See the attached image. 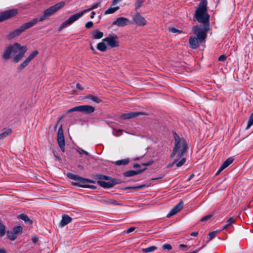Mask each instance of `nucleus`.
Listing matches in <instances>:
<instances>
[{
    "mask_svg": "<svg viewBox=\"0 0 253 253\" xmlns=\"http://www.w3.org/2000/svg\"><path fill=\"white\" fill-rule=\"evenodd\" d=\"M99 4H100L99 2H97V3H94L90 7V9L93 10L95 8H97L99 6Z\"/></svg>",
    "mask_w": 253,
    "mask_h": 253,
    "instance_id": "45",
    "label": "nucleus"
},
{
    "mask_svg": "<svg viewBox=\"0 0 253 253\" xmlns=\"http://www.w3.org/2000/svg\"><path fill=\"white\" fill-rule=\"evenodd\" d=\"M128 162L129 160L128 159H125L117 161L115 162V164L117 166L126 165L128 163Z\"/></svg>",
    "mask_w": 253,
    "mask_h": 253,
    "instance_id": "33",
    "label": "nucleus"
},
{
    "mask_svg": "<svg viewBox=\"0 0 253 253\" xmlns=\"http://www.w3.org/2000/svg\"><path fill=\"white\" fill-rule=\"evenodd\" d=\"M78 151L81 154L83 153V154H85L86 156L88 155V153L83 149H80L79 150H78Z\"/></svg>",
    "mask_w": 253,
    "mask_h": 253,
    "instance_id": "48",
    "label": "nucleus"
},
{
    "mask_svg": "<svg viewBox=\"0 0 253 253\" xmlns=\"http://www.w3.org/2000/svg\"><path fill=\"white\" fill-rule=\"evenodd\" d=\"M142 114L141 112H130L126 113H124L121 115V118L123 119H129L133 118H135L139 115Z\"/></svg>",
    "mask_w": 253,
    "mask_h": 253,
    "instance_id": "17",
    "label": "nucleus"
},
{
    "mask_svg": "<svg viewBox=\"0 0 253 253\" xmlns=\"http://www.w3.org/2000/svg\"><path fill=\"white\" fill-rule=\"evenodd\" d=\"M17 13L18 11L16 9H10L0 12V22L15 16Z\"/></svg>",
    "mask_w": 253,
    "mask_h": 253,
    "instance_id": "10",
    "label": "nucleus"
},
{
    "mask_svg": "<svg viewBox=\"0 0 253 253\" xmlns=\"http://www.w3.org/2000/svg\"><path fill=\"white\" fill-rule=\"evenodd\" d=\"M5 234V228L4 224L1 222H0V236L2 237Z\"/></svg>",
    "mask_w": 253,
    "mask_h": 253,
    "instance_id": "34",
    "label": "nucleus"
},
{
    "mask_svg": "<svg viewBox=\"0 0 253 253\" xmlns=\"http://www.w3.org/2000/svg\"><path fill=\"white\" fill-rule=\"evenodd\" d=\"M19 48V50L18 51V53L13 57V61L15 63H17L20 61L22 58L24 57L25 53L27 51V47L26 46H21Z\"/></svg>",
    "mask_w": 253,
    "mask_h": 253,
    "instance_id": "16",
    "label": "nucleus"
},
{
    "mask_svg": "<svg viewBox=\"0 0 253 253\" xmlns=\"http://www.w3.org/2000/svg\"><path fill=\"white\" fill-rule=\"evenodd\" d=\"M135 228L134 227H131L129 228H128L126 231V233L127 234H128V233H130L131 232H132V231H133L134 230H135Z\"/></svg>",
    "mask_w": 253,
    "mask_h": 253,
    "instance_id": "49",
    "label": "nucleus"
},
{
    "mask_svg": "<svg viewBox=\"0 0 253 253\" xmlns=\"http://www.w3.org/2000/svg\"><path fill=\"white\" fill-rule=\"evenodd\" d=\"M64 116H62V117H61L59 118V120H58V122H57V125L59 123V122H60V121H61V120L63 118H64Z\"/></svg>",
    "mask_w": 253,
    "mask_h": 253,
    "instance_id": "64",
    "label": "nucleus"
},
{
    "mask_svg": "<svg viewBox=\"0 0 253 253\" xmlns=\"http://www.w3.org/2000/svg\"><path fill=\"white\" fill-rule=\"evenodd\" d=\"M0 253H6V252L4 249L0 248Z\"/></svg>",
    "mask_w": 253,
    "mask_h": 253,
    "instance_id": "58",
    "label": "nucleus"
},
{
    "mask_svg": "<svg viewBox=\"0 0 253 253\" xmlns=\"http://www.w3.org/2000/svg\"><path fill=\"white\" fill-rule=\"evenodd\" d=\"M76 87L78 89L80 90H83L84 88L82 87L81 85L79 83L76 84Z\"/></svg>",
    "mask_w": 253,
    "mask_h": 253,
    "instance_id": "53",
    "label": "nucleus"
},
{
    "mask_svg": "<svg viewBox=\"0 0 253 253\" xmlns=\"http://www.w3.org/2000/svg\"><path fill=\"white\" fill-rule=\"evenodd\" d=\"M144 186V185H140L137 186H133V187H127L126 188V189H140L142 188Z\"/></svg>",
    "mask_w": 253,
    "mask_h": 253,
    "instance_id": "42",
    "label": "nucleus"
},
{
    "mask_svg": "<svg viewBox=\"0 0 253 253\" xmlns=\"http://www.w3.org/2000/svg\"><path fill=\"white\" fill-rule=\"evenodd\" d=\"M207 5V0H201L194 14L197 21L203 24H209L210 15L208 12Z\"/></svg>",
    "mask_w": 253,
    "mask_h": 253,
    "instance_id": "2",
    "label": "nucleus"
},
{
    "mask_svg": "<svg viewBox=\"0 0 253 253\" xmlns=\"http://www.w3.org/2000/svg\"><path fill=\"white\" fill-rule=\"evenodd\" d=\"M212 216V214H208V215H207L204 217H203L201 219H200V221L201 222H203V221H207L208 220H209V219H210L211 217Z\"/></svg>",
    "mask_w": 253,
    "mask_h": 253,
    "instance_id": "41",
    "label": "nucleus"
},
{
    "mask_svg": "<svg viewBox=\"0 0 253 253\" xmlns=\"http://www.w3.org/2000/svg\"><path fill=\"white\" fill-rule=\"evenodd\" d=\"M146 169V168H145L143 169H138L137 170H128V171H126V172H125L124 174L125 176L130 177V176H133L135 175L140 174L141 172H142L143 171H144Z\"/></svg>",
    "mask_w": 253,
    "mask_h": 253,
    "instance_id": "18",
    "label": "nucleus"
},
{
    "mask_svg": "<svg viewBox=\"0 0 253 253\" xmlns=\"http://www.w3.org/2000/svg\"><path fill=\"white\" fill-rule=\"evenodd\" d=\"M91 10L90 8L84 10L81 12L72 15L67 20L64 21L59 27L58 31H61L64 28L71 25L75 21L80 18L84 13Z\"/></svg>",
    "mask_w": 253,
    "mask_h": 253,
    "instance_id": "6",
    "label": "nucleus"
},
{
    "mask_svg": "<svg viewBox=\"0 0 253 253\" xmlns=\"http://www.w3.org/2000/svg\"><path fill=\"white\" fill-rule=\"evenodd\" d=\"M103 36V33L98 30H95L92 32V38L93 39H100Z\"/></svg>",
    "mask_w": 253,
    "mask_h": 253,
    "instance_id": "21",
    "label": "nucleus"
},
{
    "mask_svg": "<svg viewBox=\"0 0 253 253\" xmlns=\"http://www.w3.org/2000/svg\"><path fill=\"white\" fill-rule=\"evenodd\" d=\"M144 2L143 0H137L135 3V9H137L139 8L142 5V3Z\"/></svg>",
    "mask_w": 253,
    "mask_h": 253,
    "instance_id": "37",
    "label": "nucleus"
},
{
    "mask_svg": "<svg viewBox=\"0 0 253 253\" xmlns=\"http://www.w3.org/2000/svg\"><path fill=\"white\" fill-rule=\"evenodd\" d=\"M95 15V12L94 11H92V12L91 13V15H90V18L91 19H93Z\"/></svg>",
    "mask_w": 253,
    "mask_h": 253,
    "instance_id": "57",
    "label": "nucleus"
},
{
    "mask_svg": "<svg viewBox=\"0 0 253 253\" xmlns=\"http://www.w3.org/2000/svg\"><path fill=\"white\" fill-rule=\"evenodd\" d=\"M131 23V22L128 19L123 17H119L113 22V24L118 27H124Z\"/></svg>",
    "mask_w": 253,
    "mask_h": 253,
    "instance_id": "15",
    "label": "nucleus"
},
{
    "mask_svg": "<svg viewBox=\"0 0 253 253\" xmlns=\"http://www.w3.org/2000/svg\"><path fill=\"white\" fill-rule=\"evenodd\" d=\"M27 64L25 63L24 61H23L21 64L18 67L17 69L19 71L23 70L27 66Z\"/></svg>",
    "mask_w": 253,
    "mask_h": 253,
    "instance_id": "39",
    "label": "nucleus"
},
{
    "mask_svg": "<svg viewBox=\"0 0 253 253\" xmlns=\"http://www.w3.org/2000/svg\"><path fill=\"white\" fill-rule=\"evenodd\" d=\"M12 130L11 128H4L2 133L0 134V140L4 139L12 133Z\"/></svg>",
    "mask_w": 253,
    "mask_h": 253,
    "instance_id": "22",
    "label": "nucleus"
},
{
    "mask_svg": "<svg viewBox=\"0 0 253 253\" xmlns=\"http://www.w3.org/2000/svg\"><path fill=\"white\" fill-rule=\"evenodd\" d=\"M121 1L122 0H113L112 3V5H115Z\"/></svg>",
    "mask_w": 253,
    "mask_h": 253,
    "instance_id": "52",
    "label": "nucleus"
},
{
    "mask_svg": "<svg viewBox=\"0 0 253 253\" xmlns=\"http://www.w3.org/2000/svg\"><path fill=\"white\" fill-rule=\"evenodd\" d=\"M133 22L139 26H144L147 24L145 18L140 13H137L132 16Z\"/></svg>",
    "mask_w": 253,
    "mask_h": 253,
    "instance_id": "13",
    "label": "nucleus"
},
{
    "mask_svg": "<svg viewBox=\"0 0 253 253\" xmlns=\"http://www.w3.org/2000/svg\"><path fill=\"white\" fill-rule=\"evenodd\" d=\"M72 218L67 214H63L62 217V219L60 222V225L63 227L71 222Z\"/></svg>",
    "mask_w": 253,
    "mask_h": 253,
    "instance_id": "19",
    "label": "nucleus"
},
{
    "mask_svg": "<svg viewBox=\"0 0 253 253\" xmlns=\"http://www.w3.org/2000/svg\"><path fill=\"white\" fill-rule=\"evenodd\" d=\"M153 163V161H149L147 163H144L143 165L145 166H148L151 165Z\"/></svg>",
    "mask_w": 253,
    "mask_h": 253,
    "instance_id": "54",
    "label": "nucleus"
},
{
    "mask_svg": "<svg viewBox=\"0 0 253 253\" xmlns=\"http://www.w3.org/2000/svg\"><path fill=\"white\" fill-rule=\"evenodd\" d=\"M226 59V56L224 55H221L218 57V60L220 61H224Z\"/></svg>",
    "mask_w": 253,
    "mask_h": 253,
    "instance_id": "47",
    "label": "nucleus"
},
{
    "mask_svg": "<svg viewBox=\"0 0 253 253\" xmlns=\"http://www.w3.org/2000/svg\"><path fill=\"white\" fill-rule=\"evenodd\" d=\"M184 203L182 201H180L176 206H175L168 213L167 215L168 218H169L173 215L176 214L183 207Z\"/></svg>",
    "mask_w": 253,
    "mask_h": 253,
    "instance_id": "14",
    "label": "nucleus"
},
{
    "mask_svg": "<svg viewBox=\"0 0 253 253\" xmlns=\"http://www.w3.org/2000/svg\"><path fill=\"white\" fill-rule=\"evenodd\" d=\"M198 235V232H193L190 234L191 236H194V237L197 236Z\"/></svg>",
    "mask_w": 253,
    "mask_h": 253,
    "instance_id": "55",
    "label": "nucleus"
},
{
    "mask_svg": "<svg viewBox=\"0 0 253 253\" xmlns=\"http://www.w3.org/2000/svg\"><path fill=\"white\" fill-rule=\"evenodd\" d=\"M105 41H103V39L102 40V42L98 43L97 45V49L101 51L104 52L106 50L107 47L105 44Z\"/></svg>",
    "mask_w": 253,
    "mask_h": 253,
    "instance_id": "25",
    "label": "nucleus"
},
{
    "mask_svg": "<svg viewBox=\"0 0 253 253\" xmlns=\"http://www.w3.org/2000/svg\"><path fill=\"white\" fill-rule=\"evenodd\" d=\"M38 238H37V237H34L32 239V241H33V242L34 243V244H36L37 242H38Z\"/></svg>",
    "mask_w": 253,
    "mask_h": 253,
    "instance_id": "56",
    "label": "nucleus"
},
{
    "mask_svg": "<svg viewBox=\"0 0 253 253\" xmlns=\"http://www.w3.org/2000/svg\"><path fill=\"white\" fill-rule=\"evenodd\" d=\"M216 233V231H212L211 232H210L209 234V241L211 240L213 238H214L215 236Z\"/></svg>",
    "mask_w": 253,
    "mask_h": 253,
    "instance_id": "43",
    "label": "nucleus"
},
{
    "mask_svg": "<svg viewBox=\"0 0 253 253\" xmlns=\"http://www.w3.org/2000/svg\"><path fill=\"white\" fill-rule=\"evenodd\" d=\"M65 5V2L63 1L56 3V4L49 7L44 10L43 15L39 18H34L33 20H36V24L38 22H42L46 19L48 17L51 16L55 13L57 11Z\"/></svg>",
    "mask_w": 253,
    "mask_h": 253,
    "instance_id": "3",
    "label": "nucleus"
},
{
    "mask_svg": "<svg viewBox=\"0 0 253 253\" xmlns=\"http://www.w3.org/2000/svg\"><path fill=\"white\" fill-rule=\"evenodd\" d=\"M174 147L170 156L173 161L171 164L169 165V166L175 164L177 167H180L186 162V159L183 156L186 152L187 145L186 140L183 137L180 138L176 132H174Z\"/></svg>",
    "mask_w": 253,
    "mask_h": 253,
    "instance_id": "1",
    "label": "nucleus"
},
{
    "mask_svg": "<svg viewBox=\"0 0 253 253\" xmlns=\"http://www.w3.org/2000/svg\"><path fill=\"white\" fill-rule=\"evenodd\" d=\"M38 51L36 50L33 51L29 56L24 61V62L28 65L30 63V62L33 60L38 54Z\"/></svg>",
    "mask_w": 253,
    "mask_h": 253,
    "instance_id": "23",
    "label": "nucleus"
},
{
    "mask_svg": "<svg viewBox=\"0 0 253 253\" xmlns=\"http://www.w3.org/2000/svg\"><path fill=\"white\" fill-rule=\"evenodd\" d=\"M253 125V112L251 114L248 122L246 129H249Z\"/></svg>",
    "mask_w": 253,
    "mask_h": 253,
    "instance_id": "35",
    "label": "nucleus"
},
{
    "mask_svg": "<svg viewBox=\"0 0 253 253\" xmlns=\"http://www.w3.org/2000/svg\"><path fill=\"white\" fill-rule=\"evenodd\" d=\"M169 31L171 33H177L178 32H179V31L177 29H176V28H171L169 29Z\"/></svg>",
    "mask_w": 253,
    "mask_h": 253,
    "instance_id": "50",
    "label": "nucleus"
},
{
    "mask_svg": "<svg viewBox=\"0 0 253 253\" xmlns=\"http://www.w3.org/2000/svg\"><path fill=\"white\" fill-rule=\"evenodd\" d=\"M222 171V170H220V167L219 169H218V170H217V171L216 172V175H218Z\"/></svg>",
    "mask_w": 253,
    "mask_h": 253,
    "instance_id": "61",
    "label": "nucleus"
},
{
    "mask_svg": "<svg viewBox=\"0 0 253 253\" xmlns=\"http://www.w3.org/2000/svg\"><path fill=\"white\" fill-rule=\"evenodd\" d=\"M162 248L164 250L169 251L172 249V247L169 244H166L163 246Z\"/></svg>",
    "mask_w": 253,
    "mask_h": 253,
    "instance_id": "38",
    "label": "nucleus"
},
{
    "mask_svg": "<svg viewBox=\"0 0 253 253\" xmlns=\"http://www.w3.org/2000/svg\"><path fill=\"white\" fill-rule=\"evenodd\" d=\"M96 177L99 179L108 180L107 181L101 180L98 181V183L99 184V185L104 188H111L120 183V181L119 179L113 178L104 175L98 174L97 175Z\"/></svg>",
    "mask_w": 253,
    "mask_h": 253,
    "instance_id": "4",
    "label": "nucleus"
},
{
    "mask_svg": "<svg viewBox=\"0 0 253 253\" xmlns=\"http://www.w3.org/2000/svg\"><path fill=\"white\" fill-rule=\"evenodd\" d=\"M95 110V108L90 105H81L73 107L67 111V113L73 111H79L86 114H90Z\"/></svg>",
    "mask_w": 253,
    "mask_h": 253,
    "instance_id": "9",
    "label": "nucleus"
},
{
    "mask_svg": "<svg viewBox=\"0 0 253 253\" xmlns=\"http://www.w3.org/2000/svg\"><path fill=\"white\" fill-rule=\"evenodd\" d=\"M18 218L21 219L25 223H29L30 224H32L33 222L31 221L28 216L25 214H20L18 215Z\"/></svg>",
    "mask_w": 253,
    "mask_h": 253,
    "instance_id": "27",
    "label": "nucleus"
},
{
    "mask_svg": "<svg viewBox=\"0 0 253 253\" xmlns=\"http://www.w3.org/2000/svg\"><path fill=\"white\" fill-rule=\"evenodd\" d=\"M58 144L62 152L65 151V138L62 129V125L60 126L58 130L57 138Z\"/></svg>",
    "mask_w": 253,
    "mask_h": 253,
    "instance_id": "11",
    "label": "nucleus"
},
{
    "mask_svg": "<svg viewBox=\"0 0 253 253\" xmlns=\"http://www.w3.org/2000/svg\"><path fill=\"white\" fill-rule=\"evenodd\" d=\"M87 99L92 100V101L96 103H99L101 102V99L98 97L97 96L93 95H89L86 97Z\"/></svg>",
    "mask_w": 253,
    "mask_h": 253,
    "instance_id": "30",
    "label": "nucleus"
},
{
    "mask_svg": "<svg viewBox=\"0 0 253 253\" xmlns=\"http://www.w3.org/2000/svg\"><path fill=\"white\" fill-rule=\"evenodd\" d=\"M77 181L80 182L81 183H94V181L93 180L87 179V178H84L80 176H77L76 180Z\"/></svg>",
    "mask_w": 253,
    "mask_h": 253,
    "instance_id": "26",
    "label": "nucleus"
},
{
    "mask_svg": "<svg viewBox=\"0 0 253 253\" xmlns=\"http://www.w3.org/2000/svg\"><path fill=\"white\" fill-rule=\"evenodd\" d=\"M234 161V159L232 157L228 158L221 166L220 170H223L231 164Z\"/></svg>",
    "mask_w": 253,
    "mask_h": 253,
    "instance_id": "24",
    "label": "nucleus"
},
{
    "mask_svg": "<svg viewBox=\"0 0 253 253\" xmlns=\"http://www.w3.org/2000/svg\"><path fill=\"white\" fill-rule=\"evenodd\" d=\"M36 20H32L31 21L24 23L18 28L14 30L12 32L10 33L8 36L9 39H13V38L19 36L22 33L25 31L26 29H29L32 26L36 25Z\"/></svg>",
    "mask_w": 253,
    "mask_h": 253,
    "instance_id": "5",
    "label": "nucleus"
},
{
    "mask_svg": "<svg viewBox=\"0 0 253 253\" xmlns=\"http://www.w3.org/2000/svg\"><path fill=\"white\" fill-rule=\"evenodd\" d=\"M7 236L10 240L13 241L16 239L17 235L12 230L7 231Z\"/></svg>",
    "mask_w": 253,
    "mask_h": 253,
    "instance_id": "29",
    "label": "nucleus"
},
{
    "mask_svg": "<svg viewBox=\"0 0 253 253\" xmlns=\"http://www.w3.org/2000/svg\"><path fill=\"white\" fill-rule=\"evenodd\" d=\"M22 227L20 226H17L13 227L12 231L16 234L17 235L18 234L21 233L22 231Z\"/></svg>",
    "mask_w": 253,
    "mask_h": 253,
    "instance_id": "36",
    "label": "nucleus"
},
{
    "mask_svg": "<svg viewBox=\"0 0 253 253\" xmlns=\"http://www.w3.org/2000/svg\"><path fill=\"white\" fill-rule=\"evenodd\" d=\"M111 199L107 198L106 197H103L101 201L103 203L110 204Z\"/></svg>",
    "mask_w": 253,
    "mask_h": 253,
    "instance_id": "44",
    "label": "nucleus"
},
{
    "mask_svg": "<svg viewBox=\"0 0 253 253\" xmlns=\"http://www.w3.org/2000/svg\"><path fill=\"white\" fill-rule=\"evenodd\" d=\"M235 218L233 217H230L229 219L227 220L226 222V224L222 227V230L226 229L229 226L231 225L235 222Z\"/></svg>",
    "mask_w": 253,
    "mask_h": 253,
    "instance_id": "31",
    "label": "nucleus"
},
{
    "mask_svg": "<svg viewBox=\"0 0 253 253\" xmlns=\"http://www.w3.org/2000/svg\"><path fill=\"white\" fill-rule=\"evenodd\" d=\"M209 24H204V28H201L198 26H195L193 27V31L194 34L197 35V38L200 42H201L206 39L207 32L209 29Z\"/></svg>",
    "mask_w": 253,
    "mask_h": 253,
    "instance_id": "7",
    "label": "nucleus"
},
{
    "mask_svg": "<svg viewBox=\"0 0 253 253\" xmlns=\"http://www.w3.org/2000/svg\"><path fill=\"white\" fill-rule=\"evenodd\" d=\"M20 45L18 43H15L13 45L8 46L4 51L2 58L5 60H8L10 58L11 54H16L19 50Z\"/></svg>",
    "mask_w": 253,
    "mask_h": 253,
    "instance_id": "8",
    "label": "nucleus"
},
{
    "mask_svg": "<svg viewBox=\"0 0 253 253\" xmlns=\"http://www.w3.org/2000/svg\"><path fill=\"white\" fill-rule=\"evenodd\" d=\"M194 176V174H191V175L189 176V177H188V178L187 180H188V181H190V180H191V179H192Z\"/></svg>",
    "mask_w": 253,
    "mask_h": 253,
    "instance_id": "59",
    "label": "nucleus"
},
{
    "mask_svg": "<svg viewBox=\"0 0 253 253\" xmlns=\"http://www.w3.org/2000/svg\"><path fill=\"white\" fill-rule=\"evenodd\" d=\"M119 8H120L119 6H115V7H111L105 11L104 14L105 15L112 14V13L115 12L118 10H119Z\"/></svg>",
    "mask_w": 253,
    "mask_h": 253,
    "instance_id": "28",
    "label": "nucleus"
},
{
    "mask_svg": "<svg viewBox=\"0 0 253 253\" xmlns=\"http://www.w3.org/2000/svg\"><path fill=\"white\" fill-rule=\"evenodd\" d=\"M110 204L117 205L118 203L116 200L111 199Z\"/></svg>",
    "mask_w": 253,
    "mask_h": 253,
    "instance_id": "51",
    "label": "nucleus"
},
{
    "mask_svg": "<svg viewBox=\"0 0 253 253\" xmlns=\"http://www.w3.org/2000/svg\"><path fill=\"white\" fill-rule=\"evenodd\" d=\"M67 175L69 178L75 181L76 180L77 177L78 176V175L74 174L72 173H68Z\"/></svg>",
    "mask_w": 253,
    "mask_h": 253,
    "instance_id": "40",
    "label": "nucleus"
},
{
    "mask_svg": "<svg viewBox=\"0 0 253 253\" xmlns=\"http://www.w3.org/2000/svg\"><path fill=\"white\" fill-rule=\"evenodd\" d=\"M186 247V245H184V244H181L179 245V247L180 249H182V248H184V247Z\"/></svg>",
    "mask_w": 253,
    "mask_h": 253,
    "instance_id": "63",
    "label": "nucleus"
},
{
    "mask_svg": "<svg viewBox=\"0 0 253 253\" xmlns=\"http://www.w3.org/2000/svg\"><path fill=\"white\" fill-rule=\"evenodd\" d=\"M157 249L156 246H151L146 248H143L142 251L145 253H148L154 252Z\"/></svg>",
    "mask_w": 253,
    "mask_h": 253,
    "instance_id": "32",
    "label": "nucleus"
},
{
    "mask_svg": "<svg viewBox=\"0 0 253 253\" xmlns=\"http://www.w3.org/2000/svg\"><path fill=\"white\" fill-rule=\"evenodd\" d=\"M79 186L82 187H89V186L87 185H80Z\"/></svg>",
    "mask_w": 253,
    "mask_h": 253,
    "instance_id": "62",
    "label": "nucleus"
},
{
    "mask_svg": "<svg viewBox=\"0 0 253 253\" xmlns=\"http://www.w3.org/2000/svg\"><path fill=\"white\" fill-rule=\"evenodd\" d=\"M198 39L195 37H191L189 39V44L192 49H196L199 47Z\"/></svg>",
    "mask_w": 253,
    "mask_h": 253,
    "instance_id": "20",
    "label": "nucleus"
},
{
    "mask_svg": "<svg viewBox=\"0 0 253 253\" xmlns=\"http://www.w3.org/2000/svg\"><path fill=\"white\" fill-rule=\"evenodd\" d=\"M93 23L92 21H89L85 24V26L86 28H89L93 26Z\"/></svg>",
    "mask_w": 253,
    "mask_h": 253,
    "instance_id": "46",
    "label": "nucleus"
},
{
    "mask_svg": "<svg viewBox=\"0 0 253 253\" xmlns=\"http://www.w3.org/2000/svg\"><path fill=\"white\" fill-rule=\"evenodd\" d=\"M140 166V165L138 164H134L133 166V167L134 168H139Z\"/></svg>",
    "mask_w": 253,
    "mask_h": 253,
    "instance_id": "60",
    "label": "nucleus"
},
{
    "mask_svg": "<svg viewBox=\"0 0 253 253\" xmlns=\"http://www.w3.org/2000/svg\"><path fill=\"white\" fill-rule=\"evenodd\" d=\"M118 37L116 35L111 36L103 39V41H105L109 46L113 48L119 46V41H118Z\"/></svg>",
    "mask_w": 253,
    "mask_h": 253,
    "instance_id": "12",
    "label": "nucleus"
}]
</instances>
